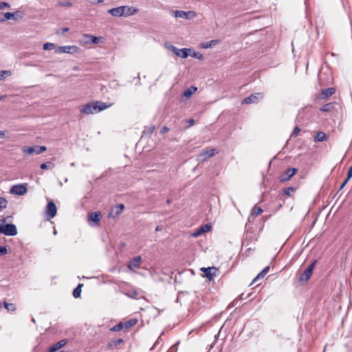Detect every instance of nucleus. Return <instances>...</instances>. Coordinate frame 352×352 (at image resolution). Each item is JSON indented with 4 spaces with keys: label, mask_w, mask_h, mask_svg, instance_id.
<instances>
[{
    "label": "nucleus",
    "mask_w": 352,
    "mask_h": 352,
    "mask_svg": "<svg viewBox=\"0 0 352 352\" xmlns=\"http://www.w3.org/2000/svg\"><path fill=\"white\" fill-rule=\"evenodd\" d=\"M111 104H107L101 101L91 102L82 106L80 112L84 114H94L109 108Z\"/></svg>",
    "instance_id": "obj_1"
},
{
    "label": "nucleus",
    "mask_w": 352,
    "mask_h": 352,
    "mask_svg": "<svg viewBox=\"0 0 352 352\" xmlns=\"http://www.w3.org/2000/svg\"><path fill=\"white\" fill-rule=\"evenodd\" d=\"M138 12V9L128 6H122L113 8L108 10V12L113 16H128L133 15Z\"/></svg>",
    "instance_id": "obj_2"
},
{
    "label": "nucleus",
    "mask_w": 352,
    "mask_h": 352,
    "mask_svg": "<svg viewBox=\"0 0 352 352\" xmlns=\"http://www.w3.org/2000/svg\"><path fill=\"white\" fill-rule=\"evenodd\" d=\"M6 219H1V234L6 236H15L17 229L14 224L6 223Z\"/></svg>",
    "instance_id": "obj_3"
},
{
    "label": "nucleus",
    "mask_w": 352,
    "mask_h": 352,
    "mask_svg": "<svg viewBox=\"0 0 352 352\" xmlns=\"http://www.w3.org/2000/svg\"><path fill=\"white\" fill-rule=\"evenodd\" d=\"M170 13L175 18L192 19L197 17V14L195 11L171 10Z\"/></svg>",
    "instance_id": "obj_4"
},
{
    "label": "nucleus",
    "mask_w": 352,
    "mask_h": 352,
    "mask_svg": "<svg viewBox=\"0 0 352 352\" xmlns=\"http://www.w3.org/2000/svg\"><path fill=\"white\" fill-rule=\"evenodd\" d=\"M165 46L167 49L173 52L175 55L182 58H186L188 56V52L190 50L187 48L178 49L173 45L165 43Z\"/></svg>",
    "instance_id": "obj_5"
},
{
    "label": "nucleus",
    "mask_w": 352,
    "mask_h": 352,
    "mask_svg": "<svg viewBox=\"0 0 352 352\" xmlns=\"http://www.w3.org/2000/svg\"><path fill=\"white\" fill-rule=\"evenodd\" d=\"M46 150L47 147L45 146H23L22 148V151L29 155L40 154Z\"/></svg>",
    "instance_id": "obj_6"
},
{
    "label": "nucleus",
    "mask_w": 352,
    "mask_h": 352,
    "mask_svg": "<svg viewBox=\"0 0 352 352\" xmlns=\"http://www.w3.org/2000/svg\"><path fill=\"white\" fill-rule=\"evenodd\" d=\"M80 49L76 45H66L60 46L56 48L55 52L56 53H67V54H75L79 52Z\"/></svg>",
    "instance_id": "obj_7"
},
{
    "label": "nucleus",
    "mask_w": 352,
    "mask_h": 352,
    "mask_svg": "<svg viewBox=\"0 0 352 352\" xmlns=\"http://www.w3.org/2000/svg\"><path fill=\"white\" fill-rule=\"evenodd\" d=\"M316 262L317 261L315 260L305 269L299 278L300 281L307 282L311 278Z\"/></svg>",
    "instance_id": "obj_8"
},
{
    "label": "nucleus",
    "mask_w": 352,
    "mask_h": 352,
    "mask_svg": "<svg viewBox=\"0 0 352 352\" xmlns=\"http://www.w3.org/2000/svg\"><path fill=\"white\" fill-rule=\"evenodd\" d=\"M27 184L14 185L10 189V193L16 195H23L27 191Z\"/></svg>",
    "instance_id": "obj_9"
},
{
    "label": "nucleus",
    "mask_w": 352,
    "mask_h": 352,
    "mask_svg": "<svg viewBox=\"0 0 352 352\" xmlns=\"http://www.w3.org/2000/svg\"><path fill=\"white\" fill-rule=\"evenodd\" d=\"M4 19H1V21L6 20H14L18 21L23 17V14L20 11H16L14 12H6L3 14Z\"/></svg>",
    "instance_id": "obj_10"
},
{
    "label": "nucleus",
    "mask_w": 352,
    "mask_h": 352,
    "mask_svg": "<svg viewBox=\"0 0 352 352\" xmlns=\"http://www.w3.org/2000/svg\"><path fill=\"white\" fill-rule=\"evenodd\" d=\"M218 152L217 149L212 148L210 150H203L198 155V160L205 162L209 157H213Z\"/></svg>",
    "instance_id": "obj_11"
},
{
    "label": "nucleus",
    "mask_w": 352,
    "mask_h": 352,
    "mask_svg": "<svg viewBox=\"0 0 352 352\" xmlns=\"http://www.w3.org/2000/svg\"><path fill=\"white\" fill-rule=\"evenodd\" d=\"M297 172L296 168H288L279 177V180L280 182H284L289 180L291 177H292Z\"/></svg>",
    "instance_id": "obj_12"
},
{
    "label": "nucleus",
    "mask_w": 352,
    "mask_h": 352,
    "mask_svg": "<svg viewBox=\"0 0 352 352\" xmlns=\"http://www.w3.org/2000/svg\"><path fill=\"white\" fill-rule=\"evenodd\" d=\"M57 212V208L55 204L51 201L47 204L46 208V214L49 219L54 217Z\"/></svg>",
    "instance_id": "obj_13"
},
{
    "label": "nucleus",
    "mask_w": 352,
    "mask_h": 352,
    "mask_svg": "<svg viewBox=\"0 0 352 352\" xmlns=\"http://www.w3.org/2000/svg\"><path fill=\"white\" fill-rule=\"evenodd\" d=\"M261 97L260 93H255L252 95H250L248 97L245 98L241 103L243 104H252V103H256L259 100V98Z\"/></svg>",
    "instance_id": "obj_14"
},
{
    "label": "nucleus",
    "mask_w": 352,
    "mask_h": 352,
    "mask_svg": "<svg viewBox=\"0 0 352 352\" xmlns=\"http://www.w3.org/2000/svg\"><path fill=\"white\" fill-rule=\"evenodd\" d=\"M124 206L122 204L115 206L109 214V217L116 218L118 217L123 211Z\"/></svg>",
    "instance_id": "obj_15"
},
{
    "label": "nucleus",
    "mask_w": 352,
    "mask_h": 352,
    "mask_svg": "<svg viewBox=\"0 0 352 352\" xmlns=\"http://www.w3.org/2000/svg\"><path fill=\"white\" fill-rule=\"evenodd\" d=\"M201 270L205 273L206 277L212 280L216 276L217 270L215 267H202Z\"/></svg>",
    "instance_id": "obj_16"
},
{
    "label": "nucleus",
    "mask_w": 352,
    "mask_h": 352,
    "mask_svg": "<svg viewBox=\"0 0 352 352\" xmlns=\"http://www.w3.org/2000/svg\"><path fill=\"white\" fill-rule=\"evenodd\" d=\"M211 230V226L209 224H204L199 227L197 230L192 234L193 236H198L204 233L208 232Z\"/></svg>",
    "instance_id": "obj_17"
},
{
    "label": "nucleus",
    "mask_w": 352,
    "mask_h": 352,
    "mask_svg": "<svg viewBox=\"0 0 352 352\" xmlns=\"http://www.w3.org/2000/svg\"><path fill=\"white\" fill-rule=\"evenodd\" d=\"M67 342H68V340L67 339L60 340V341H58V342H56V344L52 345L49 349V352H56L58 349H60L62 347H63Z\"/></svg>",
    "instance_id": "obj_18"
},
{
    "label": "nucleus",
    "mask_w": 352,
    "mask_h": 352,
    "mask_svg": "<svg viewBox=\"0 0 352 352\" xmlns=\"http://www.w3.org/2000/svg\"><path fill=\"white\" fill-rule=\"evenodd\" d=\"M83 38L85 39H89V41H83L84 44H97L100 41V37H97L91 34H83Z\"/></svg>",
    "instance_id": "obj_19"
},
{
    "label": "nucleus",
    "mask_w": 352,
    "mask_h": 352,
    "mask_svg": "<svg viewBox=\"0 0 352 352\" xmlns=\"http://www.w3.org/2000/svg\"><path fill=\"white\" fill-rule=\"evenodd\" d=\"M142 257L140 256L133 258L128 264V268L133 270V268H138L140 267Z\"/></svg>",
    "instance_id": "obj_20"
},
{
    "label": "nucleus",
    "mask_w": 352,
    "mask_h": 352,
    "mask_svg": "<svg viewBox=\"0 0 352 352\" xmlns=\"http://www.w3.org/2000/svg\"><path fill=\"white\" fill-rule=\"evenodd\" d=\"M336 91V89L333 87H329L324 89H322L321 91L322 96L321 99H327L331 96H332Z\"/></svg>",
    "instance_id": "obj_21"
},
{
    "label": "nucleus",
    "mask_w": 352,
    "mask_h": 352,
    "mask_svg": "<svg viewBox=\"0 0 352 352\" xmlns=\"http://www.w3.org/2000/svg\"><path fill=\"white\" fill-rule=\"evenodd\" d=\"M102 218L100 212H94L89 215V221H92L95 223H98Z\"/></svg>",
    "instance_id": "obj_22"
},
{
    "label": "nucleus",
    "mask_w": 352,
    "mask_h": 352,
    "mask_svg": "<svg viewBox=\"0 0 352 352\" xmlns=\"http://www.w3.org/2000/svg\"><path fill=\"white\" fill-rule=\"evenodd\" d=\"M336 103V102H329L327 103L320 108V110L324 112H331L333 111L335 109Z\"/></svg>",
    "instance_id": "obj_23"
},
{
    "label": "nucleus",
    "mask_w": 352,
    "mask_h": 352,
    "mask_svg": "<svg viewBox=\"0 0 352 352\" xmlns=\"http://www.w3.org/2000/svg\"><path fill=\"white\" fill-rule=\"evenodd\" d=\"M270 267H265L258 275L257 276L252 280L251 285L254 284L258 279L263 278L265 274L269 272Z\"/></svg>",
    "instance_id": "obj_24"
},
{
    "label": "nucleus",
    "mask_w": 352,
    "mask_h": 352,
    "mask_svg": "<svg viewBox=\"0 0 352 352\" xmlns=\"http://www.w3.org/2000/svg\"><path fill=\"white\" fill-rule=\"evenodd\" d=\"M218 43H219L218 40H211L208 42L202 43L201 44V47L204 49H207V48L211 47L212 46H214Z\"/></svg>",
    "instance_id": "obj_25"
},
{
    "label": "nucleus",
    "mask_w": 352,
    "mask_h": 352,
    "mask_svg": "<svg viewBox=\"0 0 352 352\" xmlns=\"http://www.w3.org/2000/svg\"><path fill=\"white\" fill-rule=\"evenodd\" d=\"M124 342V340L122 338H118L116 340H113L109 342V347H116L119 346L120 344H122Z\"/></svg>",
    "instance_id": "obj_26"
},
{
    "label": "nucleus",
    "mask_w": 352,
    "mask_h": 352,
    "mask_svg": "<svg viewBox=\"0 0 352 352\" xmlns=\"http://www.w3.org/2000/svg\"><path fill=\"white\" fill-rule=\"evenodd\" d=\"M197 89L195 87H190V88L186 89L184 91V96L187 98H189L197 91Z\"/></svg>",
    "instance_id": "obj_27"
},
{
    "label": "nucleus",
    "mask_w": 352,
    "mask_h": 352,
    "mask_svg": "<svg viewBox=\"0 0 352 352\" xmlns=\"http://www.w3.org/2000/svg\"><path fill=\"white\" fill-rule=\"evenodd\" d=\"M263 212V210L260 207L254 206L251 210V217H256Z\"/></svg>",
    "instance_id": "obj_28"
},
{
    "label": "nucleus",
    "mask_w": 352,
    "mask_h": 352,
    "mask_svg": "<svg viewBox=\"0 0 352 352\" xmlns=\"http://www.w3.org/2000/svg\"><path fill=\"white\" fill-rule=\"evenodd\" d=\"M138 322V320L137 319H130L124 322H123L124 324V327L125 329H129L130 327L134 326Z\"/></svg>",
    "instance_id": "obj_29"
},
{
    "label": "nucleus",
    "mask_w": 352,
    "mask_h": 352,
    "mask_svg": "<svg viewBox=\"0 0 352 352\" xmlns=\"http://www.w3.org/2000/svg\"><path fill=\"white\" fill-rule=\"evenodd\" d=\"M327 139L326 134L322 131H318L316 135V140L318 142H323Z\"/></svg>",
    "instance_id": "obj_30"
},
{
    "label": "nucleus",
    "mask_w": 352,
    "mask_h": 352,
    "mask_svg": "<svg viewBox=\"0 0 352 352\" xmlns=\"http://www.w3.org/2000/svg\"><path fill=\"white\" fill-rule=\"evenodd\" d=\"M3 305L8 311H14L16 309L15 305L13 303H8L6 301H3Z\"/></svg>",
    "instance_id": "obj_31"
},
{
    "label": "nucleus",
    "mask_w": 352,
    "mask_h": 352,
    "mask_svg": "<svg viewBox=\"0 0 352 352\" xmlns=\"http://www.w3.org/2000/svg\"><path fill=\"white\" fill-rule=\"evenodd\" d=\"M155 129V126L153 125H151L149 126H146L143 131V133L144 135H150L154 132Z\"/></svg>",
    "instance_id": "obj_32"
},
{
    "label": "nucleus",
    "mask_w": 352,
    "mask_h": 352,
    "mask_svg": "<svg viewBox=\"0 0 352 352\" xmlns=\"http://www.w3.org/2000/svg\"><path fill=\"white\" fill-rule=\"evenodd\" d=\"M54 164L50 162L43 163L41 165V168L43 169V170H45V169L52 170V168H54Z\"/></svg>",
    "instance_id": "obj_33"
},
{
    "label": "nucleus",
    "mask_w": 352,
    "mask_h": 352,
    "mask_svg": "<svg viewBox=\"0 0 352 352\" xmlns=\"http://www.w3.org/2000/svg\"><path fill=\"white\" fill-rule=\"evenodd\" d=\"M82 285L79 284L73 291V296L74 298H78L81 294Z\"/></svg>",
    "instance_id": "obj_34"
},
{
    "label": "nucleus",
    "mask_w": 352,
    "mask_h": 352,
    "mask_svg": "<svg viewBox=\"0 0 352 352\" xmlns=\"http://www.w3.org/2000/svg\"><path fill=\"white\" fill-rule=\"evenodd\" d=\"M124 327V324L123 322H120L118 324H117L116 325L113 326V327H111L110 329V330L111 331H119L122 329H123Z\"/></svg>",
    "instance_id": "obj_35"
},
{
    "label": "nucleus",
    "mask_w": 352,
    "mask_h": 352,
    "mask_svg": "<svg viewBox=\"0 0 352 352\" xmlns=\"http://www.w3.org/2000/svg\"><path fill=\"white\" fill-rule=\"evenodd\" d=\"M295 188L294 187H288V188H286L285 189H283V194L286 196H291L292 195V192H294L295 190Z\"/></svg>",
    "instance_id": "obj_36"
},
{
    "label": "nucleus",
    "mask_w": 352,
    "mask_h": 352,
    "mask_svg": "<svg viewBox=\"0 0 352 352\" xmlns=\"http://www.w3.org/2000/svg\"><path fill=\"white\" fill-rule=\"evenodd\" d=\"M56 49V45L54 43H45L44 45H43V49L45 50H50L52 49Z\"/></svg>",
    "instance_id": "obj_37"
},
{
    "label": "nucleus",
    "mask_w": 352,
    "mask_h": 352,
    "mask_svg": "<svg viewBox=\"0 0 352 352\" xmlns=\"http://www.w3.org/2000/svg\"><path fill=\"white\" fill-rule=\"evenodd\" d=\"M58 4L60 6H63V7H70V6H72V2L69 1H60V2L58 3Z\"/></svg>",
    "instance_id": "obj_38"
},
{
    "label": "nucleus",
    "mask_w": 352,
    "mask_h": 352,
    "mask_svg": "<svg viewBox=\"0 0 352 352\" xmlns=\"http://www.w3.org/2000/svg\"><path fill=\"white\" fill-rule=\"evenodd\" d=\"M300 131V129L298 126H296L292 133V136L296 137Z\"/></svg>",
    "instance_id": "obj_39"
},
{
    "label": "nucleus",
    "mask_w": 352,
    "mask_h": 352,
    "mask_svg": "<svg viewBox=\"0 0 352 352\" xmlns=\"http://www.w3.org/2000/svg\"><path fill=\"white\" fill-rule=\"evenodd\" d=\"M69 30L68 28H64L56 31V34H64Z\"/></svg>",
    "instance_id": "obj_40"
},
{
    "label": "nucleus",
    "mask_w": 352,
    "mask_h": 352,
    "mask_svg": "<svg viewBox=\"0 0 352 352\" xmlns=\"http://www.w3.org/2000/svg\"><path fill=\"white\" fill-rule=\"evenodd\" d=\"M11 72L7 70H1V78L5 77L6 76H10Z\"/></svg>",
    "instance_id": "obj_41"
},
{
    "label": "nucleus",
    "mask_w": 352,
    "mask_h": 352,
    "mask_svg": "<svg viewBox=\"0 0 352 352\" xmlns=\"http://www.w3.org/2000/svg\"><path fill=\"white\" fill-rule=\"evenodd\" d=\"M177 344L172 346L168 351V352H177Z\"/></svg>",
    "instance_id": "obj_42"
},
{
    "label": "nucleus",
    "mask_w": 352,
    "mask_h": 352,
    "mask_svg": "<svg viewBox=\"0 0 352 352\" xmlns=\"http://www.w3.org/2000/svg\"><path fill=\"white\" fill-rule=\"evenodd\" d=\"M8 253L7 246H1V255L6 254Z\"/></svg>",
    "instance_id": "obj_43"
},
{
    "label": "nucleus",
    "mask_w": 352,
    "mask_h": 352,
    "mask_svg": "<svg viewBox=\"0 0 352 352\" xmlns=\"http://www.w3.org/2000/svg\"><path fill=\"white\" fill-rule=\"evenodd\" d=\"M351 179V178H349V177L347 176V177L346 178V179H345V180L344 181V182L342 184V185H341V186H340V189L343 188L345 186V185L348 183V182L349 181V179Z\"/></svg>",
    "instance_id": "obj_44"
},
{
    "label": "nucleus",
    "mask_w": 352,
    "mask_h": 352,
    "mask_svg": "<svg viewBox=\"0 0 352 352\" xmlns=\"http://www.w3.org/2000/svg\"><path fill=\"white\" fill-rule=\"evenodd\" d=\"M6 205L7 201L4 198L1 197V209L6 208Z\"/></svg>",
    "instance_id": "obj_45"
},
{
    "label": "nucleus",
    "mask_w": 352,
    "mask_h": 352,
    "mask_svg": "<svg viewBox=\"0 0 352 352\" xmlns=\"http://www.w3.org/2000/svg\"><path fill=\"white\" fill-rule=\"evenodd\" d=\"M347 176L349 177V178L352 177V165L350 166V168L348 170Z\"/></svg>",
    "instance_id": "obj_46"
},
{
    "label": "nucleus",
    "mask_w": 352,
    "mask_h": 352,
    "mask_svg": "<svg viewBox=\"0 0 352 352\" xmlns=\"http://www.w3.org/2000/svg\"><path fill=\"white\" fill-rule=\"evenodd\" d=\"M169 131V129L167 126H163L161 129V133H166Z\"/></svg>",
    "instance_id": "obj_47"
},
{
    "label": "nucleus",
    "mask_w": 352,
    "mask_h": 352,
    "mask_svg": "<svg viewBox=\"0 0 352 352\" xmlns=\"http://www.w3.org/2000/svg\"><path fill=\"white\" fill-rule=\"evenodd\" d=\"M192 57L197 58L198 59H201L202 58V55L198 53H194L192 55H191Z\"/></svg>",
    "instance_id": "obj_48"
},
{
    "label": "nucleus",
    "mask_w": 352,
    "mask_h": 352,
    "mask_svg": "<svg viewBox=\"0 0 352 352\" xmlns=\"http://www.w3.org/2000/svg\"><path fill=\"white\" fill-rule=\"evenodd\" d=\"M3 7L10 8V4H9L8 3L1 2V9H2Z\"/></svg>",
    "instance_id": "obj_49"
},
{
    "label": "nucleus",
    "mask_w": 352,
    "mask_h": 352,
    "mask_svg": "<svg viewBox=\"0 0 352 352\" xmlns=\"http://www.w3.org/2000/svg\"><path fill=\"white\" fill-rule=\"evenodd\" d=\"M104 2V0H92L91 3L96 4L98 3H102Z\"/></svg>",
    "instance_id": "obj_50"
},
{
    "label": "nucleus",
    "mask_w": 352,
    "mask_h": 352,
    "mask_svg": "<svg viewBox=\"0 0 352 352\" xmlns=\"http://www.w3.org/2000/svg\"><path fill=\"white\" fill-rule=\"evenodd\" d=\"M163 228V227L162 226H157L155 228V231L158 232V231H160L162 230Z\"/></svg>",
    "instance_id": "obj_51"
},
{
    "label": "nucleus",
    "mask_w": 352,
    "mask_h": 352,
    "mask_svg": "<svg viewBox=\"0 0 352 352\" xmlns=\"http://www.w3.org/2000/svg\"><path fill=\"white\" fill-rule=\"evenodd\" d=\"M188 122L189 124H190L191 125H192L195 122L194 120L193 119H190L188 120Z\"/></svg>",
    "instance_id": "obj_52"
},
{
    "label": "nucleus",
    "mask_w": 352,
    "mask_h": 352,
    "mask_svg": "<svg viewBox=\"0 0 352 352\" xmlns=\"http://www.w3.org/2000/svg\"><path fill=\"white\" fill-rule=\"evenodd\" d=\"M171 201H172V200H171L170 199H167V200H166V203H167L168 204H170V203H171Z\"/></svg>",
    "instance_id": "obj_53"
},
{
    "label": "nucleus",
    "mask_w": 352,
    "mask_h": 352,
    "mask_svg": "<svg viewBox=\"0 0 352 352\" xmlns=\"http://www.w3.org/2000/svg\"><path fill=\"white\" fill-rule=\"evenodd\" d=\"M82 39L83 40L81 41V43H83V41H89V39H85L83 37H82Z\"/></svg>",
    "instance_id": "obj_54"
},
{
    "label": "nucleus",
    "mask_w": 352,
    "mask_h": 352,
    "mask_svg": "<svg viewBox=\"0 0 352 352\" xmlns=\"http://www.w3.org/2000/svg\"><path fill=\"white\" fill-rule=\"evenodd\" d=\"M1 138H4V132L2 131H1Z\"/></svg>",
    "instance_id": "obj_55"
},
{
    "label": "nucleus",
    "mask_w": 352,
    "mask_h": 352,
    "mask_svg": "<svg viewBox=\"0 0 352 352\" xmlns=\"http://www.w3.org/2000/svg\"><path fill=\"white\" fill-rule=\"evenodd\" d=\"M57 234V231H56V230L54 228V234Z\"/></svg>",
    "instance_id": "obj_56"
},
{
    "label": "nucleus",
    "mask_w": 352,
    "mask_h": 352,
    "mask_svg": "<svg viewBox=\"0 0 352 352\" xmlns=\"http://www.w3.org/2000/svg\"><path fill=\"white\" fill-rule=\"evenodd\" d=\"M59 352H67V351H60Z\"/></svg>",
    "instance_id": "obj_57"
}]
</instances>
